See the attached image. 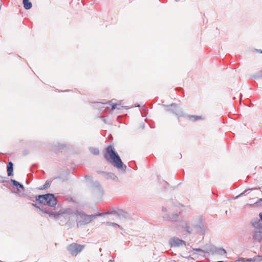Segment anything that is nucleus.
<instances>
[{"label": "nucleus", "instance_id": "1", "mask_svg": "<svg viewBox=\"0 0 262 262\" xmlns=\"http://www.w3.org/2000/svg\"><path fill=\"white\" fill-rule=\"evenodd\" d=\"M104 157L114 167L118 169H123V163L120 157L112 146H108L105 148V151L104 153Z\"/></svg>", "mask_w": 262, "mask_h": 262}, {"label": "nucleus", "instance_id": "2", "mask_svg": "<svg viewBox=\"0 0 262 262\" xmlns=\"http://www.w3.org/2000/svg\"><path fill=\"white\" fill-rule=\"evenodd\" d=\"M36 200L44 205L53 207L57 204V201L53 194L48 193L43 195H39L36 198Z\"/></svg>", "mask_w": 262, "mask_h": 262}, {"label": "nucleus", "instance_id": "3", "mask_svg": "<svg viewBox=\"0 0 262 262\" xmlns=\"http://www.w3.org/2000/svg\"><path fill=\"white\" fill-rule=\"evenodd\" d=\"M84 245H79L74 243L69 245L67 249L71 255L76 256L79 252H81L84 249Z\"/></svg>", "mask_w": 262, "mask_h": 262}, {"label": "nucleus", "instance_id": "4", "mask_svg": "<svg viewBox=\"0 0 262 262\" xmlns=\"http://www.w3.org/2000/svg\"><path fill=\"white\" fill-rule=\"evenodd\" d=\"M187 118L192 122H194L199 120H202L204 117L202 116H194V115H189L187 116Z\"/></svg>", "mask_w": 262, "mask_h": 262}, {"label": "nucleus", "instance_id": "5", "mask_svg": "<svg viewBox=\"0 0 262 262\" xmlns=\"http://www.w3.org/2000/svg\"><path fill=\"white\" fill-rule=\"evenodd\" d=\"M94 217H95V215H84L83 216V223L88 224V223L91 222Z\"/></svg>", "mask_w": 262, "mask_h": 262}, {"label": "nucleus", "instance_id": "6", "mask_svg": "<svg viewBox=\"0 0 262 262\" xmlns=\"http://www.w3.org/2000/svg\"><path fill=\"white\" fill-rule=\"evenodd\" d=\"M7 173L9 176L13 175V163L11 162H9L7 165Z\"/></svg>", "mask_w": 262, "mask_h": 262}, {"label": "nucleus", "instance_id": "7", "mask_svg": "<svg viewBox=\"0 0 262 262\" xmlns=\"http://www.w3.org/2000/svg\"><path fill=\"white\" fill-rule=\"evenodd\" d=\"M29 0H23V4L25 9H30L32 7V4L29 1Z\"/></svg>", "mask_w": 262, "mask_h": 262}, {"label": "nucleus", "instance_id": "8", "mask_svg": "<svg viewBox=\"0 0 262 262\" xmlns=\"http://www.w3.org/2000/svg\"><path fill=\"white\" fill-rule=\"evenodd\" d=\"M123 107H124L123 104H122L121 101H120L117 103L113 104L112 106V110H115L116 108L120 109Z\"/></svg>", "mask_w": 262, "mask_h": 262}, {"label": "nucleus", "instance_id": "9", "mask_svg": "<svg viewBox=\"0 0 262 262\" xmlns=\"http://www.w3.org/2000/svg\"><path fill=\"white\" fill-rule=\"evenodd\" d=\"M95 193L98 197H101L103 194V191L101 189L99 188L95 191Z\"/></svg>", "mask_w": 262, "mask_h": 262}, {"label": "nucleus", "instance_id": "10", "mask_svg": "<svg viewBox=\"0 0 262 262\" xmlns=\"http://www.w3.org/2000/svg\"><path fill=\"white\" fill-rule=\"evenodd\" d=\"M11 182L14 186L16 187H19V188H24L23 186L21 184H19V182H18L17 181L15 180H11Z\"/></svg>", "mask_w": 262, "mask_h": 262}, {"label": "nucleus", "instance_id": "11", "mask_svg": "<svg viewBox=\"0 0 262 262\" xmlns=\"http://www.w3.org/2000/svg\"><path fill=\"white\" fill-rule=\"evenodd\" d=\"M102 224H105L108 226L119 227V225L118 224L114 223L106 222V223H103Z\"/></svg>", "mask_w": 262, "mask_h": 262}, {"label": "nucleus", "instance_id": "12", "mask_svg": "<svg viewBox=\"0 0 262 262\" xmlns=\"http://www.w3.org/2000/svg\"><path fill=\"white\" fill-rule=\"evenodd\" d=\"M91 151L95 155H98L99 154V151L97 148L92 149Z\"/></svg>", "mask_w": 262, "mask_h": 262}, {"label": "nucleus", "instance_id": "13", "mask_svg": "<svg viewBox=\"0 0 262 262\" xmlns=\"http://www.w3.org/2000/svg\"><path fill=\"white\" fill-rule=\"evenodd\" d=\"M173 242H174L177 245H181L184 243V241L179 239H177L176 240H173Z\"/></svg>", "mask_w": 262, "mask_h": 262}, {"label": "nucleus", "instance_id": "14", "mask_svg": "<svg viewBox=\"0 0 262 262\" xmlns=\"http://www.w3.org/2000/svg\"><path fill=\"white\" fill-rule=\"evenodd\" d=\"M219 253L221 255H224V254H225L226 253V251L224 249H220L219 250Z\"/></svg>", "mask_w": 262, "mask_h": 262}, {"label": "nucleus", "instance_id": "15", "mask_svg": "<svg viewBox=\"0 0 262 262\" xmlns=\"http://www.w3.org/2000/svg\"><path fill=\"white\" fill-rule=\"evenodd\" d=\"M253 52H255L256 53H259L260 54H262V50H261L254 49L253 50Z\"/></svg>", "mask_w": 262, "mask_h": 262}, {"label": "nucleus", "instance_id": "16", "mask_svg": "<svg viewBox=\"0 0 262 262\" xmlns=\"http://www.w3.org/2000/svg\"><path fill=\"white\" fill-rule=\"evenodd\" d=\"M185 230L186 231H187L188 232L190 233L191 232V231L190 230V227H186L185 228Z\"/></svg>", "mask_w": 262, "mask_h": 262}, {"label": "nucleus", "instance_id": "17", "mask_svg": "<svg viewBox=\"0 0 262 262\" xmlns=\"http://www.w3.org/2000/svg\"><path fill=\"white\" fill-rule=\"evenodd\" d=\"M50 215H53V216H54V217H58L59 214H55V213H54V214H50Z\"/></svg>", "mask_w": 262, "mask_h": 262}, {"label": "nucleus", "instance_id": "18", "mask_svg": "<svg viewBox=\"0 0 262 262\" xmlns=\"http://www.w3.org/2000/svg\"><path fill=\"white\" fill-rule=\"evenodd\" d=\"M48 185L47 183H46L43 186V188H41V189H45L47 187V185Z\"/></svg>", "mask_w": 262, "mask_h": 262}, {"label": "nucleus", "instance_id": "19", "mask_svg": "<svg viewBox=\"0 0 262 262\" xmlns=\"http://www.w3.org/2000/svg\"><path fill=\"white\" fill-rule=\"evenodd\" d=\"M259 202H262V199H260L258 202L255 203V204H257Z\"/></svg>", "mask_w": 262, "mask_h": 262}, {"label": "nucleus", "instance_id": "20", "mask_svg": "<svg viewBox=\"0 0 262 262\" xmlns=\"http://www.w3.org/2000/svg\"><path fill=\"white\" fill-rule=\"evenodd\" d=\"M247 260L250 262L251 261H252V259H248Z\"/></svg>", "mask_w": 262, "mask_h": 262}]
</instances>
